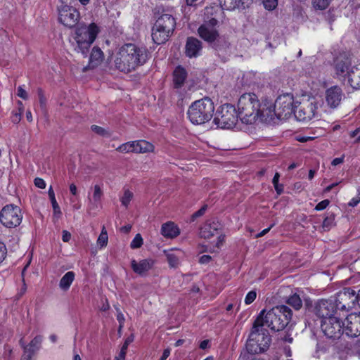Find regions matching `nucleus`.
I'll list each match as a JSON object with an SVG mask.
<instances>
[{
	"label": "nucleus",
	"instance_id": "nucleus-1",
	"mask_svg": "<svg viewBox=\"0 0 360 360\" xmlns=\"http://www.w3.org/2000/svg\"><path fill=\"white\" fill-rule=\"evenodd\" d=\"M148 60L147 51L144 48L134 44L122 46L115 53L114 63L121 72H129L139 66L143 65Z\"/></svg>",
	"mask_w": 360,
	"mask_h": 360
},
{
	"label": "nucleus",
	"instance_id": "nucleus-2",
	"mask_svg": "<svg viewBox=\"0 0 360 360\" xmlns=\"http://www.w3.org/2000/svg\"><path fill=\"white\" fill-rule=\"evenodd\" d=\"M292 318V311L287 306H277L268 311L263 309L256 319L257 324L266 326L274 331L285 328Z\"/></svg>",
	"mask_w": 360,
	"mask_h": 360
},
{
	"label": "nucleus",
	"instance_id": "nucleus-3",
	"mask_svg": "<svg viewBox=\"0 0 360 360\" xmlns=\"http://www.w3.org/2000/svg\"><path fill=\"white\" fill-rule=\"evenodd\" d=\"M99 32L100 28L94 22L77 27L71 34L70 39L74 51L81 53L86 57L90 46L96 40Z\"/></svg>",
	"mask_w": 360,
	"mask_h": 360
},
{
	"label": "nucleus",
	"instance_id": "nucleus-4",
	"mask_svg": "<svg viewBox=\"0 0 360 360\" xmlns=\"http://www.w3.org/2000/svg\"><path fill=\"white\" fill-rule=\"evenodd\" d=\"M261 103L254 93H245L238 98L237 103L238 116L242 123L252 124L259 120Z\"/></svg>",
	"mask_w": 360,
	"mask_h": 360
},
{
	"label": "nucleus",
	"instance_id": "nucleus-5",
	"mask_svg": "<svg viewBox=\"0 0 360 360\" xmlns=\"http://www.w3.org/2000/svg\"><path fill=\"white\" fill-rule=\"evenodd\" d=\"M322 99L309 96H303L298 101L297 109L294 112L295 118L303 122L319 120L322 112Z\"/></svg>",
	"mask_w": 360,
	"mask_h": 360
},
{
	"label": "nucleus",
	"instance_id": "nucleus-6",
	"mask_svg": "<svg viewBox=\"0 0 360 360\" xmlns=\"http://www.w3.org/2000/svg\"><path fill=\"white\" fill-rule=\"evenodd\" d=\"M214 112V103L210 98L205 97L191 103L187 110V117L192 124L199 125L209 122Z\"/></svg>",
	"mask_w": 360,
	"mask_h": 360
},
{
	"label": "nucleus",
	"instance_id": "nucleus-7",
	"mask_svg": "<svg viewBox=\"0 0 360 360\" xmlns=\"http://www.w3.org/2000/svg\"><path fill=\"white\" fill-rule=\"evenodd\" d=\"M271 338L268 331L255 321L246 345L248 352L252 354L264 352L269 348Z\"/></svg>",
	"mask_w": 360,
	"mask_h": 360
},
{
	"label": "nucleus",
	"instance_id": "nucleus-8",
	"mask_svg": "<svg viewBox=\"0 0 360 360\" xmlns=\"http://www.w3.org/2000/svg\"><path fill=\"white\" fill-rule=\"evenodd\" d=\"M238 119L236 108L231 104L226 103L217 110L214 122L221 129H231L236 126Z\"/></svg>",
	"mask_w": 360,
	"mask_h": 360
},
{
	"label": "nucleus",
	"instance_id": "nucleus-9",
	"mask_svg": "<svg viewBox=\"0 0 360 360\" xmlns=\"http://www.w3.org/2000/svg\"><path fill=\"white\" fill-rule=\"evenodd\" d=\"M298 101L295 99L293 94L286 93L279 95L275 101L276 111L278 119H285L294 113L297 109Z\"/></svg>",
	"mask_w": 360,
	"mask_h": 360
},
{
	"label": "nucleus",
	"instance_id": "nucleus-10",
	"mask_svg": "<svg viewBox=\"0 0 360 360\" xmlns=\"http://www.w3.org/2000/svg\"><path fill=\"white\" fill-rule=\"evenodd\" d=\"M22 219L21 210L15 205H6L0 212V222L6 228L12 229L18 226L22 222Z\"/></svg>",
	"mask_w": 360,
	"mask_h": 360
},
{
	"label": "nucleus",
	"instance_id": "nucleus-11",
	"mask_svg": "<svg viewBox=\"0 0 360 360\" xmlns=\"http://www.w3.org/2000/svg\"><path fill=\"white\" fill-rule=\"evenodd\" d=\"M58 20L65 27L72 28L79 22L80 13L76 8L62 3L58 6Z\"/></svg>",
	"mask_w": 360,
	"mask_h": 360
},
{
	"label": "nucleus",
	"instance_id": "nucleus-12",
	"mask_svg": "<svg viewBox=\"0 0 360 360\" xmlns=\"http://www.w3.org/2000/svg\"><path fill=\"white\" fill-rule=\"evenodd\" d=\"M321 328L325 335L330 339H338L344 333L343 322L337 316L321 321Z\"/></svg>",
	"mask_w": 360,
	"mask_h": 360
},
{
	"label": "nucleus",
	"instance_id": "nucleus-13",
	"mask_svg": "<svg viewBox=\"0 0 360 360\" xmlns=\"http://www.w3.org/2000/svg\"><path fill=\"white\" fill-rule=\"evenodd\" d=\"M345 98V95L343 90L338 85L326 89L324 92V101L326 106L332 110L338 109Z\"/></svg>",
	"mask_w": 360,
	"mask_h": 360
},
{
	"label": "nucleus",
	"instance_id": "nucleus-14",
	"mask_svg": "<svg viewBox=\"0 0 360 360\" xmlns=\"http://www.w3.org/2000/svg\"><path fill=\"white\" fill-rule=\"evenodd\" d=\"M343 332L349 337L360 335V312L348 315L343 322Z\"/></svg>",
	"mask_w": 360,
	"mask_h": 360
},
{
	"label": "nucleus",
	"instance_id": "nucleus-15",
	"mask_svg": "<svg viewBox=\"0 0 360 360\" xmlns=\"http://www.w3.org/2000/svg\"><path fill=\"white\" fill-rule=\"evenodd\" d=\"M217 20L212 18L210 20L205 21L199 28L198 34L201 38L207 41L212 42L218 37L217 29Z\"/></svg>",
	"mask_w": 360,
	"mask_h": 360
},
{
	"label": "nucleus",
	"instance_id": "nucleus-16",
	"mask_svg": "<svg viewBox=\"0 0 360 360\" xmlns=\"http://www.w3.org/2000/svg\"><path fill=\"white\" fill-rule=\"evenodd\" d=\"M338 304H335L333 300H323L319 301L315 307L316 315L324 321L328 318L336 316L335 314V308H338Z\"/></svg>",
	"mask_w": 360,
	"mask_h": 360
},
{
	"label": "nucleus",
	"instance_id": "nucleus-17",
	"mask_svg": "<svg viewBox=\"0 0 360 360\" xmlns=\"http://www.w3.org/2000/svg\"><path fill=\"white\" fill-rule=\"evenodd\" d=\"M352 66L348 58L338 57L334 63V70L337 77L346 82Z\"/></svg>",
	"mask_w": 360,
	"mask_h": 360
},
{
	"label": "nucleus",
	"instance_id": "nucleus-18",
	"mask_svg": "<svg viewBox=\"0 0 360 360\" xmlns=\"http://www.w3.org/2000/svg\"><path fill=\"white\" fill-rule=\"evenodd\" d=\"M155 261L152 258H147L136 261L131 259V267L134 273L140 276H146L153 269Z\"/></svg>",
	"mask_w": 360,
	"mask_h": 360
},
{
	"label": "nucleus",
	"instance_id": "nucleus-19",
	"mask_svg": "<svg viewBox=\"0 0 360 360\" xmlns=\"http://www.w3.org/2000/svg\"><path fill=\"white\" fill-rule=\"evenodd\" d=\"M103 192L99 185H95L90 188L88 193V210H93L98 207L101 202Z\"/></svg>",
	"mask_w": 360,
	"mask_h": 360
},
{
	"label": "nucleus",
	"instance_id": "nucleus-20",
	"mask_svg": "<svg viewBox=\"0 0 360 360\" xmlns=\"http://www.w3.org/2000/svg\"><path fill=\"white\" fill-rule=\"evenodd\" d=\"M42 339L43 337L41 335H37L27 345H25L21 340L20 344L24 348V354L21 360H31L32 354L40 348Z\"/></svg>",
	"mask_w": 360,
	"mask_h": 360
},
{
	"label": "nucleus",
	"instance_id": "nucleus-21",
	"mask_svg": "<svg viewBox=\"0 0 360 360\" xmlns=\"http://www.w3.org/2000/svg\"><path fill=\"white\" fill-rule=\"evenodd\" d=\"M275 117H277L275 103L274 105L271 103H261L259 120L262 122H270L274 120Z\"/></svg>",
	"mask_w": 360,
	"mask_h": 360
},
{
	"label": "nucleus",
	"instance_id": "nucleus-22",
	"mask_svg": "<svg viewBox=\"0 0 360 360\" xmlns=\"http://www.w3.org/2000/svg\"><path fill=\"white\" fill-rule=\"evenodd\" d=\"M163 252L166 256L169 266L171 268L178 267L180 264V260L183 259L185 255L184 252L179 248L165 250Z\"/></svg>",
	"mask_w": 360,
	"mask_h": 360
},
{
	"label": "nucleus",
	"instance_id": "nucleus-23",
	"mask_svg": "<svg viewBox=\"0 0 360 360\" xmlns=\"http://www.w3.org/2000/svg\"><path fill=\"white\" fill-rule=\"evenodd\" d=\"M172 33V32L165 30L162 27H158L157 24L155 23L152 29V39L155 44H161L169 39Z\"/></svg>",
	"mask_w": 360,
	"mask_h": 360
},
{
	"label": "nucleus",
	"instance_id": "nucleus-24",
	"mask_svg": "<svg viewBox=\"0 0 360 360\" xmlns=\"http://www.w3.org/2000/svg\"><path fill=\"white\" fill-rule=\"evenodd\" d=\"M155 23L158 27H162L165 30H167L173 32L176 21L172 14L163 13L156 20Z\"/></svg>",
	"mask_w": 360,
	"mask_h": 360
},
{
	"label": "nucleus",
	"instance_id": "nucleus-25",
	"mask_svg": "<svg viewBox=\"0 0 360 360\" xmlns=\"http://www.w3.org/2000/svg\"><path fill=\"white\" fill-rule=\"evenodd\" d=\"M202 49L201 42L193 37L188 38L186 44V54L188 57H197Z\"/></svg>",
	"mask_w": 360,
	"mask_h": 360
},
{
	"label": "nucleus",
	"instance_id": "nucleus-26",
	"mask_svg": "<svg viewBox=\"0 0 360 360\" xmlns=\"http://www.w3.org/2000/svg\"><path fill=\"white\" fill-rule=\"evenodd\" d=\"M350 295L354 296L355 292L350 288L345 289L344 291L340 292L338 295L339 299L338 300L333 301L335 304H338V308H335V314L337 316H340L339 314V311H347V309L350 307L349 305L347 307L345 304H342L341 301L345 300L347 297H350Z\"/></svg>",
	"mask_w": 360,
	"mask_h": 360
},
{
	"label": "nucleus",
	"instance_id": "nucleus-27",
	"mask_svg": "<svg viewBox=\"0 0 360 360\" xmlns=\"http://www.w3.org/2000/svg\"><path fill=\"white\" fill-rule=\"evenodd\" d=\"M103 60L104 54L102 50L98 46H94L91 51L87 68L89 69L95 68L99 66L103 62Z\"/></svg>",
	"mask_w": 360,
	"mask_h": 360
},
{
	"label": "nucleus",
	"instance_id": "nucleus-28",
	"mask_svg": "<svg viewBox=\"0 0 360 360\" xmlns=\"http://www.w3.org/2000/svg\"><path fill=\"white\" fill-rule=\"evenodd\" d=\"M219 224L215 221L205 222L200 231V236L204 238H210L212 236L218 233Z\"/></svg>",
	"mask_w": 360,
	"mask_h": 360
},
{
	"label": "nucleus",
	"instance_id": "nucleus-29",
	"mask_svg": "<svg viewBox=\"0 0 360 360\" xmlns=\"http://www.w3.org/2000/svg\"><path fill=\"white\" fill-rule=\"evenodd\" d=\"M161 234L167 238H174L180 234V230L174 222L168 221L162 225Z\"/></svg>",
	"mask_w": 360,
	"mask_h": 360
},
{
	"label": "nucleus",
	"instance_id": "nucleus-30",
	"mask_svg": "<svg viewBox=\"0 0 360 360\" xmlns=\"http://www.w3.org/2000/svg\"><path fill=\"white\" fill-rule=\"evenodd\" d=\"M345 82L354 89H360V64L352 66Z\"/></svg>",
	"mask_w": 360,
	"mask_h": 360
},
{
	"label": "nucleus",
	"instance_id": "nucleus-31",
	"mask_svg": "<svg viewBox=\"0 0 360 360\" xmlns=\"http://www.w3.org/2000/svg\"><path fill=\"white\" fill-rule=\"evenodd\" d=\"M135 141V153H153L155 150L154 145L146 140H137Z\"/></svg>",
	"mask_w": 360,
	"mask_h": 360
},
{
	"label": "nucleus",
	"instance_id": "nucleus-32",
	"mask_svg": "<svg viewBox=\"0 0 360 360\" xmlns=\"http://www.w3.org/2000/svg\"><path fill=\"white\" fill-rule=\"evenodd\" d=\"M75 278V274L73 271H68L60 278L59 282V288L63 290L67 291L70 288Z\"/></svg>",
	"mask_w": 360,
	"mask_h": 360
},
{
	"label": "nucleus",
	"instance_id": "nucleus-33",
	"mask_svg": "<svg viewBox=\"0 0 360 360\" xmlns=\"http://www.w3.org/2000/svg\"><path fill=\"white\" fill-rule=\"evenodd\" d=\"M186 72L185 69L179 66L177 67L173 73L174 83L176 87H180L184 84L186 78Z\"/></svg>",
	"mask_w": 360,
	"mask_h": 360
},
{
	"label": "nucleus",
	"instance_id": "nucleus-34",
	"mask_svg": "<svg viewBox=\"0 0 360 360\" xmlns=\"http://www.w3.org/2000/svg\"><path fill=\"white\" fill-rule=\"evenodd\" d=\"M48 194L52 205L53 210V217L57 219L60 218L62 212L60 208L56 201L55 193L52 186H50L48 191Z\"/></svg>",
	"mask_w": 360,
	"mask_h": 360
},
{
	"label": "nucleus",
	"instance_id": "nucleus-35",
	"mask_svg": "<svg viewBox=\"0 0 360 360\" xmlns=\"http://www.w3.org/2000/svg\"><path fill=\"white\" fill-rule=\"evenodd\" d=\"M116 150L122 153H135V141H131L122 143L118 146Z\"/></svg>",
	"mask_w": 360,
	"mask_h": 360
},
{
	"label": "nucleus",
	"instance_id": "nucleus-36",
	"mask_svg": "<svg viewBox=\"0 0 360 360\" xmlns=\"http://www.w3.org/2000/svg\"><path fill=\"white\" fill-rule=\"evenodd\" d=\"M222 9L227 11H233L238 8L237 0H219Z\"/></svg>",
	"mask_w": 360,
	"mask_h": 360
},
{
	"label": "nucleus",
	"instance_id": "nucleus-37",
	"mask_svg": "<svg viewBox=\"0 0 360 360\" xmlns=\"http://www.w3.org/2000/svg\"><path fill=\"white\" fill-rule=\"evenodd\" d=\"M287 303L297 310L300 309L302 305V300L297 294L290 295L287 300Z\"/></svg>",
	"mask_w": 360,
	"mask_h": 360
},
{
	"label": "nucleus",
	"instance_id": "nucleus-38",
	"mask_svg": "<svg viewBox=\"0 0 360 360\" xmlns=\"http://www.w3.org/2000/svg\"><path fill=\"white\" fill-rule=\"evenodd\" d=\"M108 241V236L107 231L105 226H103L101 232L97 239V245L101 247V248H104L107 245Z\"/></svg>",
	"mask_w": 360,
	"mask_h": 360
},
{
	"label": "nucleus",
	"instance_id": "nucleus-39",
	"mask_svg": "<svg viewBox=\"0 0 360 360\" xmlns=\"http://www.w3.org/2000/svg\"><path fill=\"white\" fill-rule=\"evenodd\" d=\"M335 225V215L333 214L326 217L322 224V227L325 231H329Z\"/></svg>",
	"mask_w": 360,
	"mask_h": 360
},
{
	"label": "nucleus",
	"instance_id": "nucleus-40",
	"mask_svg": "<svg viewBox=\"0 0 360 360\" xmlns=\"http://www.w3.org/2000/svg\"><path fill=\"white\" fill-rule=\"evenodd\" d=\"M132 198H133L132 192H131L128 189L124 190L123 195L120 198L122 205L127 207L129 205V204L130 203V201L131 200Z\"/></svg>",
	"mask_w": 360,
	"mask_h": 360
},
{
	"label": "nucleus",
	"instance_id": "nucleus-41",
	"mask_svg": "<svg viewBox=\"0 0 360 360\" xmlns=\"http://www.w3.org/2000/svg\"><path fill=\"white\" fill-rule=\"evenodd\" d=\"M143 245V238L140 233H137L130 243L131 249H137Z\"/></svg>",
	"mask_w": 360,
	"mask_h": 360
},
{
	"label": "nucleus",
	"instance_id": "nucleus-42",
	"mask_svg": "<svg viewBox=\"0 0 360 360\" xmlns=\"http://www.w3.org/2000/svg\"><path fill=\"white\" fill-rule=\"evenodd\" d=\"M332 0H313L314 6L323 10L328 7Z\"/></svg>",
	"mask_w": 360,
	"mask_h": 360
},
{
	"label": "nucleus",
	"instance_id": "nucleus-43",
	"mask_svg": "<svg viewBox=\"0 0 360 360\" xmlns=\"http://www.w3.org/2000/svg\"><path fill=\"white\" fill-rule=\"evenodd\" d=\"M91 130L95 132L96 134L102 136H109L110 134L107 130H105L104 128L97 126V125H92L91 127Z\"/></svg>",
	"mask_w": 360,
	"mask_h": 360
},
{
	"label": "nucleus",
	"instance_id": "nucleus-44",
	"mask_svg": "<svg viewBox=\"0 0 360 360\" xmlns=\"http://www.w3.org/2000/svg\"><path fill=\"white\" fill-rule=\"evenodd\" d=\"M264 6L266 9L274 10L278 5V0H262Z\"/></svg>",
	"mask_w": 360,
	"mask_h": 360
},
{
	"label": "nucleus",
	"instance_id": "nucleus-45",
	"mask_svg": "<svg viewBox=\"0 0 360 360\" xmlns=\"http://www.w3.org/2000/svg\"><path fill=\"white\" fill-rule=\"evenodd\" d=\"M256 297H257V293L255 291H254V290L250 291L245 296V303L246 304H250L251 303H252L255 301V300L256 299Z\"/></svg>",
	"mask_w": 360,
	"mask_h": 360
},
{
	"label": "nucleus",
	"instance_id": "nucleus-46",
	"mask_svg": "<svg viewBox=\"0 0 360 360\" xmlns=\"http://www.w3.org/2000/svg\"><path fill=\"white\" fill-rule=\"evenodd\" d=\"M330 204V200L326 199V200H323L322 201H321L320 202H319L316 207H315V210L316 211H322L323 210H325Z\"/></svg>",
	"mask_w": 360,
	"mask_h": 360
},
{
	"label": "nucleus",
	"instance_id": "nucleus-47",
	"mask_svg": "<svg viewBox=\"0 0 360 360\" xmlns=\"http://www.w3.org/2000/svg\"><path fill=\"white\" fill-rule=\"evenodd\" d=\"M360 202V188L357 189V195L356 197L352 198L348 202V205L350 207H355Z\"/></svg>",
	"mask_w": 360,
	"mask_h": 360
},
{
	"label": "nucleus",
	"instance_id": "nucleus-48",
	"mask_svg": "<svg viewBox=\"0 0 360 360\" xmlns=\"http://www.w3.org/2000/svg\"><path fill=\"white\" fill-rule=\"evenodd\" d=\"M117 319L120 323L119 329L121 330V328L124 326L125 319L124 314L121 312V311L119 309H117Z\"/></svg>",
	"mask_w": 360,
	"mask_h": 360
},
{
	"label": "nucleus",
	"instance_id": "nucleus-49",
	"mask_svg": "<svg viewBox=\"0 0 360 360\" xmlns=\"http://www.w3.org/2000/svg\"><path fill=\"white\" fill-rule=\"evenodd\" d=\"M18 96L20 98L27 100L28 98V94L27 92L23 89L22 86H19L18 87Z\"/></svg>",
	"mask_w": 360,
	"mask_h": 360
},
{
	"label": "nucleus",
	"instance_id": "nucleus-50",
	"mask_svg": "<svg viewBox=\"0 0 360 360\" xmlns=\"http://www.w3.org/2000/svg\"><path fill=\"white\" fill-rule=\"evenodd\" d=\"M22 112L20 111L18 112H13L12 116H11V121L12 122L17 124L21 120Z\"/></svg>",
	"mask_w": 360,
	"mask_h": 360
},
{
	"label": "nucleus",
	"instance_id": "nucleus-51",
	"mask_svg": "<svg viewBox=\"0 0 360 360\" xmlns=\"http://www.w3.org/2000/svg\"><path fill=\"white\" fill-rule=\"evenodd\" d=\"M6 252L7 250L6 245L3 243L0 242V263L4 260Z\"/></svg>",
	"mask_w": 360,
	"mask_h": 360
},
{
	"label": "nucleus",
	"instance_id": "nucleus-52",
	"mask_svg": "<svg viewBox=\"0 0 360 360\" xmlns=\"http://www.w3.org/2000/svg\"><path fill=\"white\" fill-rule=\"evenodd\" d=\"M34 182V185L39 188L44 189L46 188V184L45 181L41 178H39V177L35 178Z\"/></svg>",
	"mask_w": 360,
	"mask_h": 360
},
{
	"label": "nucleus",
	"instance_id": "nucleus-53",
	"mask_svg": "<svg viewBox=\"0 0 360 360\" xmlns=\"http://www.w3.org/2000/svg\"><path fill=\"white\" fill-rule=\"evenodd\" d=\"M38 95H39V100L40 105L42 109H44L46 107V99L45 96H44L43 92L41 89H39L38 91Z\"/></svg>",
	"mask_w": 360,
	"mask_h": 360
},
{
	"label": "nucleus",
	"instance_id": "nucleus-54",
	"mask_svg": "<svg viewBox=\"0 0 360 360\" xmlns=\"http://www.w3.org/2000/svg\"><path fill=\"white\" fill-rule=\"evenodd\" d=\"M252 2V0H237V4H238V9L245 8L248 7Z\"/></svg>",
	"mask_w": 360,
	"mask_h": 360
},
{
	"label": "nucleus",
	"instance_id": "nucleus-55",
	"mask_svg": "<svg viewBox=\"0 0 360 360\" xmlns=\"http://www.w3.org/2000/svg\"><path fill=\"white\" fill-rule=\"evenodd\" d=\"M70 203L72 205V207L75 210H79L82 207V205L80 202H77L76 198H70Z\"/></svg>",
	"mask_w": 360,
	"mask_h": 360
},
{
	"label": "nucleus",
	"instance_id": "nucleus-56",
	"mask_svg": "<svg viewBox=\"0 0 360 360\" xmlns=\"http://www.w3.org/2000/svg\"><path fill=\"white\" fill-rule=\"evenodd\" d=\"M344 159H345V155H342L340 158H336L333 160V161L331 162V165L333 166H337L338 165H340V164L343 163Z\"/></svg>",
	"mask_w": 360,
	"mask_h": 360
},
{
	"label": "nucleus",
	"instance_id": "nucleus-57",
	"mask_svg": "<svg viewBox=\"0 0 360 360\" xmlns=\"http://www.w3.org/2000/svg\"><path fill=\"white\" fill-rule=\"evenodd\" d=\"M126 354L125 347L124 348H121L118 356L115 357V360H125Z\"/></svg>",
	"mask_w": 360,
	"mask_h": 360
},
{
	"label": "nucleus",
	"instance_id": "nucleus-58",
	"mask_svg": "<svg viewBox=\"0 0 360 360\" xmlns=\"http://www.w3.org/2000/svg\"><path fill=\"white\" fill-rule=\"evenodd\" d=\"M71 238V234L69 231H63V235H62V240L64 241V242H68Z\"/></svg>",
	"mask_w": 360,
	"mask_h": 360
},
{
	"label": "nucleus",
	"instance_id": "nucleus-59",
	"mask_svg": "<svg viewBox=\"0 0 360 360\" xmlns=\"http://www.w3.org/2000/svg\"><path fill=\"white\" fill-rule=\"evenodd\" d=\"M296 139L302 143L307 142L308 141L312 140L313 138L311 136H297Z\"/></svg>",
	"mask_w": 360,
	"mask_h": 360
},
{
	"label": "nucleus",
	"instance_id": "nucleus-60",
	"mask_svg": "<svg viewBox=\"0 0 360 360\" xmlns=\"http://www.w3.org/2000/svg\"><path fill=\"white\" fill-rule=\"evenodd\" d=\"M171 349L169 348H167L163 351V353L160 357V360H166L169 356L170 355Z\"/></svg>",
	"mask_w": 360,
	"mask_h": 360
},
{
	"label": "nucleus",
	"instance_id": "nucleus-61",
	"mask_svg": "<svg viewBox=\"0 0 360 360\" xmlns=\"http://www.w3.org/2000/svg\"><path fill=\"white\" fill-rule=\"evenodd\" d=\"M211 259L212 257L209 255H202L200 257L199 262L201 264H207L210 262Z\"/></svg>",
	"mask_w": 360,
	"mask_h": 360
},
{
	"label": "nucleus",
	"instance_id": "nucleus-62",
	"mask_svg": "<svg viewBox=\"0 0 360 360\" xmlns=\"http://www.w3.org/2000/svg\"><path fill=\"white\" fill-rule=\"evenodd\" d=\"M205 210H206V206H204L202 208H200L198 211L195 212L193 214V217L196 218V217L202 216L205 213Z\"/></svg>",
	"mask_w": 360,
	"mask_h": 360
},
{
	"label": "nucleus",
	"instance_id": "nucleus-63",
	"mask_svg": "<svg viewBox=\"0 0 360 360\" xmlns=\"http://www.w3.org/2000/svg\"><path fill=\"white\" fill-rule=\"evenodd\" d=\"M274 188L277 193L278 195H281L283 191V185L277 184L274 185Z\"/></svg>",
	"mask_w": 360,
	"mask_h": 360
},
{
	"label": "nucleus",
	"instance_id": "nucleus-64",
	"mask_svg": "<svg viewBox=\"0 0 360 360\" xmlns=\"http://www.w3.org/2000/svg\"><path fill=\"white\" fill-rule=\"evenodd\" d=\"M70 191L72 195H77V188L75 184H71L70 185Z\"/></svg>",
	"mask_w": 360,
	"mask_h": 360
}]
</instances>
